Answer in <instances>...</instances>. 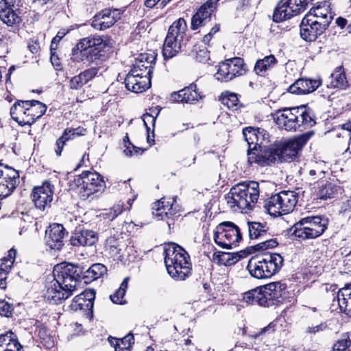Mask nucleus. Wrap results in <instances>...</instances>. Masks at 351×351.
<instances>
[{
  "instance_id": "7",
  "label": "nucleus",
  "mask_w": 351,
  "mask_h": 351,
  "mask_svg": "<svg viewBox=\"0 0 351 351\" xmlns=\"http://www.w3.org/2000/svg\"><path fill=\"white\" fill-rule=\"evenodd\" d=\"M314 134L313 131L305 132L298 137L286 141H276L271 145L268 165L274 163L277 160L280 162H291L295 159L304 145Z\"/></svg>"
},
{
  "instance_id": "9",
  "label": "nucleus",
  "mask_w": 351,
  "mask_h": 351,
  "mask_svg": "<svg viewBox=\"0 0 351 351\" xmlns=\"http://www.w3.org/2000/svg\"><path fill=\"white\" fill-rule=\"evenodd\" d=\"M298 195L293 191H282L271 195L264 207L270 215L278 216L293 210L298 202Z\"/></svg>"
},
{
  "instance_id": "16",
  "label": "nucleus",
  "mask_w": 351,
  "mask_h": 351,
  "mask_svg": "<svg viewBox=\"0 0 351 351\" xmlns=\"http://www.w3.org/2000/svg\"><path fill=\"white\" fill-rule=\"evenodd\" d=\"M62 224L52 223L45 230V241L51 250H60L64 245V238L67 234Z\"/></svg>"
},
{
  "instance_id": "55",
  "label": "nucleus",
  "mask_w": 351,
  "mask_h": 351,
  "mask_svg": "<svg viewBox=\"0 0 351 351\" xmlns=\"http://www.w3.org/2000/svg\"><path fill=\"white\" fill-rule=\"evenodd\" d=\"M86 176L84 175V171L81 175L76 176L73 180L69 182V186L71 189L80 188V193L84 191L85 178Z\"/></svg>"
},
{
  "instance_id": "45",
  "label": "nucleus",
  "mask_w": 351,
  "mask_h": 351,
  "mask_svg": "<svg viewBox=\"0 0 351 351\" xmlns=\"http://www.w3.org/2000/svg\"><path fill=\"white\" fill-rule=\"evenodd\" d=\"M154 68V66L143 63L142 61H135L132 69H135L138 73H143V78L151 81Z\"/></svg>"
},
{
  "instance_id": "18",
  "label": "nucleus",
  "mask_w": 351,
  "mask_h": 351,
  "mask_svg": "<svg viewBox=\"0 0 351 351\" xmlns=\"http://www.w3.org/2000/svg\"><path fill=\"white\" fill-rule=\"evenodd\" d=\"M124 80L127 90L134 93H142L151 87L150 80L143 78V73L136 72L135 69H130Z\"/></svg>"
},
{
  "instance_id": "34",
  "label": "nucleus",
  "mask_w": 351,
  "mask_h": 351,
  "mask_svg": "<svg viewBox=\"0 0 351 351\" xmlns=\"http://www.w3.org/2000/svg\"><path fill=\"white\" fill-rule=\"evenodd\" d=\"M331 3L329 0L324 1L322 2H317L315 6L311 8L308 12L313 13L314 15L319 14L323 15L326 19H333L335 14L332 11L330 8Z\"/></svg>"
},
{
  "instance_id": "25",
  "label": "nucleus",
  "mask_w": 351,
  "mask_h": 351,
  "mask_svg": "<svg viewBox=\"0 0 351 351\" xmlns=\"http://www.w3.org/2000/svg\"><path fill=\"white\" fill-rule=\"evenodd\" d=\"M180 36L181 34L175 31L173 28L171 26L169 27L162 48V56L165 60H169L175 56L176 51L173 49V46L178 40V37Z\"/></svg>"
},
{
  "instance_id": "28",
  "label": "nucleus",
  "mask_w": 351,
  "mask_h": 351,
  "mask_svg": "<svg viewBox=\"0 0 351 351\" xmlns=\"http://www.w3.org/2000/svg\"><path fill=\"white\" fill-rule=\"evenodd\" d=\"M299 112L300 131L311 128L315 125V117L311 109L306 108V105H301L299 106Z\"/></svg>"
},
{
  "instance_id": "49",
  "label": "nucleus",
  "mask_w": 351,
  "mask_h": 351,
  "mask_svg": "<svg viewBox=\"0 0 351 351\" xmlns=\"http://www.w3.org/2000/svg\"><path fill=\"white\" fill-rule=\"evenodd\" d=\"M229 68V62H227L226 60V62L219 66V69L215 74L216 78L221 82H228L232 80L230 70Z\"/></svg>"
},
{
  "instance_id": "21",
  "label": "nucleus",
  "mask_w": 351,
  "mask_h": 351,
  "mask_svg": "<svg viewBox=\"0 0 351 351\" xmlns=\"http://www.w3.org/2000/svg\"><path fill=\"white\" fill-rule=\"evenodd\" d=\"M321 85V80L300 77L289 86L287 91L295 95H306L314 92Z\"/></svg>"
},
{
  "instance_id": "60",
  "label": "nucleus",
  "mask_w": 351,
  "mask_h": 351,
  "mask_svg": "<svg viewBox=\"0 0 351 351\" xmlns=\"http://www.w3.org/2000/svg\"><path fill=\"white\" fill-rule=\"evenodd\" d=\"M86 84L84 82V80L82 79L80 74L75 75L71 77L69 81V88L72 90H79L83 87V86Z\"/></svg>"
},
{
  "instance_id": "50",
  "label": "nucleus",
  "mask_w": 351,
  "mask_h": 351,
  "mask_svg": "<svg viewBox=\"0 0 351 351\" xmlns=\"http://www.w3.org/2000/svg\"><path fill=\"white\" fill-rule=\"evenodd\" d=\"M191 38H184L183 35H181L180 39H178L176 44L173 46V49H176L175 56H176L180 51H183L190 54L191 50V46L186 47L187 43H190Z\"/></svg>"
},
{
  "instance_id": "53",
  "label": "nucleus",
  "mask_w": 351,
  "mask_h": 351,
  "mask_svg": "<svg viewBox=\"0 0 351 351\" xmlns=\"http://www.w3.org/2000/svg\"><path fill=\"white\" fill-rule=\"evenodd\" d=\"M71 140L68 136V133L66 130H64L62 136L59 137L56 143V149H55L56 154L58 156H61V153L63 150L64 145H66V141Z\"/></svg>"
},
{
  "instance_id": "38",
  "label": "nucleus",
  "mask_w": 351,
  "mask_h": 351,
  "mask_svg": "<svg viewBox=\"0 0 351 351\" xmlns=\"http://www.w3.org/2000/svg\"><path fill=\"white\" fill-rule=\"evenodd\" d=\"M95 294V290L93 289H86L79 294V295H82V298L86 302L85 310L87 311V318L90 320L93 317V306Z\"/></svg>"
},
{
  "instance_id": "14",
  "label": "nucleus",
  "mask_w": 351,
  "mask_h": 351,
  "mask_svg": "<svg viewBox=\"0 0 351 351\" xmlns=\"http://www.w3.org/2000/svg\"><path fill=\"white\" fill-rule=\"evenodd\" d=\"M299 106L278 110L274 114L276 123L287 131L299 130Z\"/></svg>"
},
{
  "instance_id": "35",
  "label": "nucleus",
  "mask_w": 351,
  "mask_h": 351,
  "mask_svg": "<svg viewBox=\"0 0 351 351\" xmlns=\"http://www.w3.org/2000/svg\"><path fill=\"white\" fill-rule=\"evenodd\" d=\"M339 190V186L332 182H328L326 184H322L319 186L317 195L321 199L326 200L328 199H332L335 197Z\"/></svg>"
},
{
  "instance_id": "37",
  "label": "nucleus",
  "mask_w": 351,
  "mask_h": 351,
  "mask_svg": "<svg viewBox=\"0 0 351 351\" xmlns=\"http://www.w3.org/2000/svg\"><path fill=\"white\" fill-rule=\"evenodd\" d=\"M229 62V69L232 80L237 76H241L245 73L246 69H245V64L243 59L241 58H234L227 60Z\"/></svg>"
},
{
  "instance_id": "32",
  "label": "nucleus",
  "mask_w": 351,
  "mask_h": 351,
  "mask_svg": "<svg viewBox=\"0 0 351 351\" xmlns=\"http://www.w3.org/2000/svg\"><path fill=\"white\" fill-rule=\"evenodd\" d=\"M112 11L110 9H104L93 17L91 25L96 29L105 30L113 25V23L105 21L110 18Z\"/></svg>"
},
{
  "instance_id": "10",
  "label": "nucleus",
  "mask_w": 351,
  "mask_h": 351,
  "mask_svg": "<svg viewBox=\"0 0 351 351\" xmlns=\"http://www.w3.org/2000/svg\"><path fill=\"white\" fill-rule=\"evenodd\" d=\"M213 237L218 246L228 250L238 245L243 239L239 226L231 221H223L217 225Z\"/></svg>"
},
{
  "instance_id": "54",
  "label": "nucleus",
  "mask_w": 351,
  "mask_h": 351,
  "mask_svg": "<svg viewBox=\"0 0 351 351\" xmlns=\"http://www.w3.org/2000/svg\"><path fill=\"white\" fill-rule=\"evenodd\" d=\"M100 68L99 66H93L81 72L80 74L84 80V82L86 84L97 76Z\"/></svg>"
},
{
  "instance_id": "24",
  "label": "nucleus",
  "mask_w": 351,
  "mask_h": 351,
  "mask_svg": "<svg viewBox=\"0 0 351 351\" xmlns=\"http://www.w3.org/2000/svg\"><path fill=\"white\" fill-rule=\"evenodd\" d=\"M5 169H7L8 173L3 174L2 180H3V186L0 188V197L5 198L10 195L12 192L15 189L16 185V180L19 178L18 171H15L13 168L5 165Z\"/></svg>"
},
{
  "instance_id": "17",
  "label": "nucleus",
  "mask_w": 351,
  "mask_h": 351,
  "mask_svg": "<svg viewBox=\"0 0 351 351\" xmlns=\"http://www.w3.org/2000/svg\"><path fill=\"white\" fill-rule=\"evenodd\" d=\"M325 24L319 23L312 21L308 16L305 15L300 25V34L302 39L306 42H313L323 34V27Z\"/></svg>"
},
{
  "instance_id": "52",
  "label": "nucleus",
  "mask_w": 351,
  "mask_h": 351,
  "mask_svg": "<svg viewBox=\"0 0 351 351\" xmlns=\"http://www.w3.org/2000/svg\"><path fill=\"white\" fill-rule=\"evenodd\" d=\"M226 256H229L226 260H222L223 263L225 262L226 263V266H230L232 265H234L236 263H237L239 261H240L241 258H245L247 256V253H246L245 250H241L239 252L236 253H230V254H226Z\"/></svg>"
},
{
  "instance_id": "62",
  "label": "nucleus",
  "mask_w": 351,
  "mask_h": 351,
  "mask_svg": "<svg viewBox=\"0 0 351 351\" xmlns=\"http://www.w3.org/2000/svg\"><path fill=\"white\" fill-rule=\"evenodd\" d=\"M156 60V55L154 53H141L136 58V61H142L143 63L155 66Z\"/></svg>"
},
{
  "instance_id": "3",
  "label": "nucleus",
  "mask_w": 351,
  "mask_h": 351,
  "mask_svg": "<svg viewBox=\"0 0 351 351\" xmlns=\"http://www.w3.org/2000/svg\"><path fill=\"white\" fill-rule=\"evenodd\" d=\"M164 260L168 274L177 280H184L191 274L192 266L187 252L175 243L164 249Z\"/></svg>"
},
{
  "instance_id": "42",
  "label": "nucleus",
  "mask_w": 351,
  "mask_h": 351,
  "mask_svg": "<svg viewBox=\"0 0 351 351\" xmlns=\"http://www.w3.org/2000/svg\"><path fill=\"white\" fill-rule=\"evenodd\" d=\"M129 279V277L125 278L119 288L110 296V298L113 303L117 304H124L126 303L125 300H123V297L128 287Z\"/></svg>"
},
{
  "instance_id": "46",
  "label": "nucleus",
  "mask_w": 351,
  "mask_h": 351,
  "mask_svg": "<svg viewBox=\"0 0 351 351\" xmlns=\"http://www.w3.org/2000/svg\"><path fill=\"white\" fill-rule=\"evenodd\" d=\"M11 343L14 345L16 350H19V348L21 347L20 343L17 340L16 335L9 330L3 334H0V348L3 346H10Z\"/></svg>"
},
{
  "instance_id": "59",
  "label": "nucleus",
  "mask_w": 351,
  "mask_h": 351,
  "mask_svg": "<svg viewBox=\"0 0 351 351\" xmlns=\"http://www.w3.org/2000/svg\"><path fill=\"white\" fill-rule=\"evenodd\" d=\"M120 345L127 351H130L132 346L134 343V337L132 332H129L124 337L119 339Z\"/></svg>"
},
{
  "instance_id": "51",
  "label": "nucleus",
  "mask_w": 351,
  "mask_h": 351,
  "mask_svg": "<svg viewBox=\"0 0 351 351\" xmlns=\"http://www.w3.org/2000/svg\"><path fill=\"white\" fill-rule=\"evenodd\" d=\"M86 302L82 298V295H76L71 302V304L69 306V308L71 310L77 311V310L83 311L86 315L87 316V311L85 310L86 308Z\"/></svg>"
},
{
  "instance_id": "2",
  "label": "nucleus",
  "mask_w": 351,
  "mask_h": 351,
  "mask_svg": "<svg viewBox=\"0 0 351 351\" xmlns=\"http://www.w3.org/2000/svg\"><path fill=\"white\" fill-rule=\"evenodd\" d=\"M108 40L100 36H88L80 39L72 49L71 60L73 62L89 64L103 62L107 58Z\"/></svg>"
},
{
  "instance_id": "1",
  "label": "nucleus",
  "mask_w": 351,
  "mask_h": 351,
  "mask_svg": "<svg viewBox=\"0 0 351 351\" xmlns=\"http://www.w3.org/2000/svg\"><path fill=\"white\" fill-rule=\"evenodd\" d=\"M83 267L79 264L62 263L53 267V281L47 287L45 298L51 304H58L72 295L81 282Z\"/></svg>"
},
{
  "instance_id": "13",
  "label": "nucleus",
  "mask_w": 351,
  "mask_h": 351,
  "mask_svg": "<svg viewBox=\"0 0 351 351\" xmlns=\"http://www.w3.org/2000/svg\"><path fill=\"white\" fill-rule=\"evenodd\" d=\"M54 189V185L49 180L44 181L41 186L34 187L31 196L36 208L44 211L51 207Z\"/></svg>"
},
{
  "instance_id": "64",
  "label": "nucleus",
  "mask_w": 351,
  "mask_h": 351,
  "mask_svg": "<svg viewBox=\"0 0 351 351\" xmlns=\"http://www.w3.org/2000/svg\"><path fill=\"white\" fill-rule=\"evenodd\" d=\"M64 130H66L68 136H69L71 140L73 139L75 136L85 135L86 132L85 128L81 127H78L77 128H66Z\"/></svg>"
},
{
  "instance_id": "39",
  "label": "nucleus",
  "mask_w": 351,
  "mask_h": 351,
  "mask_svg": "<svg viewBox=\"0 0 351 351\" xmlns=\"http://www.w3.org/2000/svg\"><path fill=\"white\" fill-rule=\"evenodd\" d=\"M219 100L223 105L232 110H237L242 106L239 104L238 95L229 91L222 93L219 97Z\"/></svg>"
},
{
  "instance_id": "26",
  "label": "nucleus",
  "mask_w": 351,
  "mask_h": 351,
  "mask_svg": "<svg viewBox=\"0 0 351 351\" xmlns=\"http://www.w3.org/2000/svg\"><path fill=\"white\" fill-rule=\"evenodd\" d=\"M107 269L103 264H93L87 270H83L81 282L83 281L84 284L87 285L104 275Z\"/></svg>"
},
{
  "instance_id": "40",
  "label": "nucleus",
  "mask_w": 351,
  "mask_h": 351,
  "mask_svg": "<svg viewBox=\"0 0 351 351\" xmlns=\"http://www.w3.org/2000/svg\"><path fill=\"white\" fill-rule=\"evenodd\" d=\"M278 243L276 239H267L256 245L247 247L245 250L247 253V256L256 252L265 251L267 249H271L278 246Z\"/></svg>"
},
{
  "instance_id": "44",
  "label": "nucleus",
  "mask_w": 351,
  "mask_h": 351,
  "mask_svg": "<svg viewBox=\"0 0 351 351\" xmlns=\"http://www.w3.org/2000/svg\"><path fill=\"white\" fill-rule=\"evenodd\" d=\"M261 128L255 127H246L243 129V134L245 141L248 144V147L253 148V146L256 145V142H258V132L260 131Z\"/></svg>"
},
{
  "instance_id": "27",
  "label": "nucleus",
  "mask_w": 351,
  "mask_h": 351,
  "mask_svg": "<svg viewBox=\"0 0 351 351\" xmlns=\"http://www.w3.org/2000/svg\"><path fill=\"white\" fill-rule=\"evenodd\" d=\"M27 105V100L19 99L14 103L10 110L12 119L21 126L25 125V124H22V121L23 119L27 117L25 114Z\"/></svg>"
},
{
  "instance_id": "15",
  "label": "nucleus",
  "mask_w": 351,
  "mask_h": 351,
  "mask_svg": "<svg viewBox=\"0 0 351 351\" xmlns=\"http://www.w3.org/2000/svg\"><path fill=\"white\" fill-rule=\"evenodd\" d=\"M174 202L176 200L173 199L161 198L156 202V208L153 212V215L158 219L166 220L169 228H171V226L174 225L175 218L179 216L177 215L178 210L173 205Z\"/></svg>"
},
{
  "instance_id": "4",
  "label": "nucleus",
  "mask_w": 351,
  "mask_h": 351,
  "mask_svg": "<svg viewBox=\"0 0 351 351\" xmlns=\"http://www.w3.org/2000/svg\"><path fill=\"white\" fill-rule=\"evenodd\" d=\"M328 219L324 216H308L302 218L287 230L291 239H314L320 237L327 229Z\"/></svg>"
},
{
  "instance_id": "19",
  "label": "nucleus",
  "mask_w": 351,
  "mask_h": 351,
  "mask_svg": "<svg viewBox=\"0 0 351 351\" xmlns=\"http://www.w3.org/2000/svg\"><path fill=\"white\" fill-rule=\"evenodd\" d=\"M84 175L86 176L84 191L81 192V195L84 199H86L91 195L104 190L106 184L103 177L99 173L85 171Z\"/></svg>"
},
{
  "instance_id": "48",
  "label": "nucleus",
  "mask_w": 351,
  "mask_h": 351,
  "mask_svg": "<svg viewBox=\"0 0 351 351\" xmlns=\"http://www.w3.org/2000/svg\"><path fill=\"white\" fill-rule=\"evenodd\" d=\"M276 324L274 322L269 323L267 326L261 328L258 331L250 332L248 336L252 339H260L262 340L264 337L267 335L271 334L275 330Z\"/></svg>"
},
{
  "instance_id": "29",
  "label": "nucleus",
  "mask_w": 351,
  "mask_h": 351,
  "mask_svg": "<svg viewBox=\"0 0 351 351\" xmlns=\"http://www.w3.org/2000/svg\"><path fill=\"white\" fill-rule=\"evenodd\" d=\"M287 285L281 282H274L264 285V289L267 290V296L274 302V306L280 302L282 292L287 289Z\"/></svg>"
},
{
  "instance_id": "30",
  "label": "nucleus",
  "mask_w": 351,
  "mask_h": 351,
  "mask_svg": "<svg viewBox=\"0 0 351 351\" xmlns=\"http://www.w3.org/2000/svg\"><path fill=\"white\" fill-rule=\"evenodd\" d=\"M247 224L249 238L251 240L263 239L268 234L269 227L266 223L249 221Z\"/></svg>"
},
{
  "instance_id": "63",
  "label": "nucleus",
  "mask_w": 351,
  "mask_h": 351,
  "mask_svg": "<svg viewBox=\"0 0 351 351\" xmlns=\"http://www.w3.org/2000/svg\"><path fill=\"white\" fill-rule=\"evenodd\" d=\"M219 1V0H208L202 5L199 9L204 12L207 11L209 14L212 16L216 9V5Z\"/></svg>"
},
{
  "instance_id": "36",
  "label": "nucleus",
  "mask_w": 351,
  "mask_h": 351,
  "mask_svg": "<svg viewBox=\"0 0 351 351\" xmlns=\"http://www.w3.org/2000/svg\"><path fill=\"white\" fill-rule=\"evenodd\" d=\"M277 64V60L276 57L271 54L265 56L263 59L258 60L254 66V71L258 75H261V73L265 72L267 70L271 69Z\"/></svg>"
},
{
  "instance_id": "5",
  "label": "nucleus",
  "mask_w": 351,
  "mask_h": 351,
  "mask_svg": "<svg viewBox=\"0 0 351 351\" xmlns=\"http://www.w3.org/2000/svg\"><path fill=\"white\" fill-rule=\"evenodd\" d=\"M283 263L284 258L280 254L264 252L252 256L248 261L247 269L254 278H269L279 272Z\"/></svg>"
},
{
  "instance_id": "31",
  "label": "nucleus",
  "mask_w": 351,
  "mask_h": 351,
  "mask_svg": "<svg viewBox=\"0 0 351 351\" xmlns=\"http://www.w3.org/2000/svg\"><path fill=\"white\" fill-rule=\"evenodd\" d=\"M338 304L341 311L346 313L351 309V284L346 285L337 292Z\"/></svg>"
},
{
  "instance_id": "41",
  "label": "nucleus",
  "mask_w": 351,
  "mask_h": 351,
  "mask_svg": "<svg viewBox=\"0 0 351 351\" xmlns=\"http://www.w3.org/2000/svg\"><path fill=\"white\" fill-rule=\"evenodd\" d=\"M182 93L186 97V103H193L204 97L201 93L198 92L197 85L195 83H191L189 86L182 88L181 93Z\"/></svg>"
},
{
  "instance_id": "57",
  "label": "nucleus",
  "mask_w": 351,
  "mask_h": 351,
  "mask_svg": "<svg viewBox=\"0 0 351 351\" xmlns=\"http://www.w3.org/2000/svg\"><path fill=\"white\" fill-rule=\"evenodd\" d=\"M306 15L308 16L312 21H315V22H319V23L325 24L323 27V32H324L327 28L329 27L330 23L332 22V19H326V17L323 15L316 14L314 15L313 13L308 12Z\"/></svg>"
},
{
  "instance_id": "11",
  "label": "nucleus",
  "mask_w": 351,
  "mask_h": 351,
  "mask_svg": "<svg viewBox=\"0 0 351 351\" xmlns=\"http://www.w3.org/2000/svg\"><path fill=\"white\" fill-rule=\"evenodd\" d=\"M313 0H280L274 10L273 21L279 23L289 19L306 9Z\"/></svg>"
},
{
  "instance_id": "6",
  "label": "nucleus",
  "mask_w": 351,
  "mask_h": 351,
  "mask_svg": "<svg viewBox=\"0 0 351 351\" xmlns=\"http://www.w3.org/2000/svg\"><path fill=\"white\" fill-rule=\"evenodd\" d=\"M259 184L256 181H245L232 186L226 196L227 203L245 210H252L259 197Z\"/></svg>"
},
{
  "instance_id": "23",
  "label": "nucleus",
  "mask_w": 351,
  "mask_h": 351,
  "mask_svg": "<svg viewBox=\"0 0 351 351\" xmlns=\"http://www.w3.org/2000/svg\"><path fill=\"white\" fill-rule=\"evenodd\" d=\"M97 241L96 233L93 230L76 228L70 237V243L73 246L93 245Z\"/></svg>"
},
{
  "instance_id": "56",
  "label": "nucleus",
  "mask_w": 351,
  "mask_h": 351,
  "mask_svg": "<svg viewBox=\"0 0 351 351\" xmlns=\"http://www.w3.org/2000/svg\"><path fill=\"white\" fill-rule=\"evenodd\" d=\"M13 305L4 300H0V315L6 317L12 316Z\"/></svg>"
},
{
  "instance_id": "47",
  "label": "nucleus",
  "mask_w": 351,
  "mask_h": 351,
  "mask_svg": "<svg viewBox=\"0 0 351 351\" xmlns=\"http://www.w3.org/2000/svg\"><path fill=\"white\" fill-rule=\"evenodd\" d=\"M194 52L195 53V60L202 63H206L210 60V51L205 46H200L197 43H191Z\"/></svg>"
},
{
  "instance_id": "20",
  "label": "nucleus",
  "mask_w": 351,
  "mask_h": 351,
  "mask_svg": "<svg viewBox=\"0 0 351 351\" xmlns=\"http://www.w3.org/2000/svg\"><path fill=\"white\" fill-rule=\"evenodd\" d=\"M243 300L248 304H257L264 307L274 306V302L267 296V292L264 289V285L244 293Z\"/></svg>"
},
{
  "instance_id": "22",
  "label": "nucleus",
  "mask_w": 351,
  "mask_h": 351,
  "mask_svg": "<svg viewBox=\"0 0 351 351\" xmlns=\"http://www.w3.org/2000/svg\"><path fill=\"white\" fill-rule=\"evenodd\" d=\"M26 118L23 119L22 124L31 126L37 119L45 114L47 106L38 100H27Z\"/></svg>"
},
{
  "instance_id": "43",
  "label": "nucleus",
  "mask_w": 351,
  "mask_h": 351,
  "mask_svg": "<svg viewBox=\"0 0 351 351\" xmlns=\"http://www.w3.org/2000/svg\"><path fill=\"white\" fill-rule=\"evenodd\" d=\"M331 78L330 86L333 88L346 89L349 86L344 71H335L332 73Z\"/></svg>"
},
{
  "instance_id": "61",
  "label": "nucleus",
  "mask_w": 351,
  "mask_h": 351,
  "mask_svg": "<svg viewBox=\"0 0 351 351\" xmlns=\"http://www.w3.org/2000/svg\"><path fill=\"white\" fill-rule=\"evenodd\" d=\"M171 27L173 28L175 31H177V32L183 35L185 34L187 25L186 21L183 18H180L177 21H174Z\"/></svg>"
},
{
  "instance_id": "8",
  "label": "nucleus",
  "mask_w": 351,
  "mask_h": 351,
  "mask_svg": "<svg viewBox=\"0 0 351 351\" xmlns=\"http://www.w3.org/2000/svg\"><path fill=\"white\" fill-rule=\"evenodd\" d=\"M258 142L253 146V148L248 147L247 151V162L252 166L256 164L260 167L268 166V161H271L273 158H269L270 151L271 152V145H269V134L268 132L261 128L257 131Z\"/></svg>"
},
{
  "instance_id": "12",
  "label": "nucleus",
  "mask_w": 351,
  "mask_h": 351,
  "mask_svg": "<svg viewBox=\"0 0 351 351\" xmlns=\"http://www.w3.org/2000/svg\"><path fill=\"white\" fill-rule=\"evenodd\" d=\"M21 0H1L0 20L8 27H18L22 22Z\"/></svg>"
},
{
  "instance_id": "33",
  "label": "nucleus",
  "mask_w": 351,
  "mask_h": 351,
  "mask_svg": "<svg viewBox=\"0 0 351 351\" xmlns=\"http://www.w3.org/2000/svg\"><path fill=\"white\" fill-rule=\"evenodd\" d=\"M211 17L212 16L207 11L204 12L198 9L191 18V29L196 30L206 26L211 21Z\"/></svg>"
},
{
  "instance_id": "58",
  "label": "nucleus",
  "mask_w": 351,
  "mask_h": 351,
  "mask_svg": "<svg viewBox=\"0 0 351 351\" xmlns=\"http://www.w3.org/2000/svg\"><path fill=\"white\" fill-rule=\"evenodd\" d=\"M159 112H160V110L157 112L155 117L148 112H146L143 114L142 119L143 121V124L146 128L147 133L149 134L150 132V130H151L150 127L148 125L149 123H150L153 128L155 127L156 117L158 115Z\"/></svg>"
}]
</instances>
